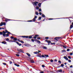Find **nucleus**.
<instances>
[{
  "mask_svg": "<svg viewBox=\"0 0 73 73\" xmlns=\"http://www.w3.org/2000/svg\"><path fill=\"white\" fill-rule=\"evenodd\" d=\"M9 34H11L10 32H9L7 30L5 31H3V36H5V37H8Z\"/></svg>",
  "mask_w": 73,
  "mask_h": 73,
  "instance_id": "1",
  "label": "nucleus"
},
{
  "mask_svg": "<svg viewBox=\"0 0 73 73\" xmlns=\"http://www.w3.org/2000/svg\"><path fill=\"white\" fill-rule=\"evenodd\" d=\"M21 37H23V38H32V35H30L29 36H21Z\"/></svg>",
  "mask_w": 73,
  "mask_h": 73,
  "instance_id": "2",
  "label": "nucleus"
},
{
  "mask_svg": "<svg viewBox=\"0 0 73 73\" xmlns=\"http://www.w3.org/2000/svg\"><path fill=\"white\" fill-rule=\"evenodd\" d=\"M32 36V38H35V39H36V38L37 37H39V35H35V36H34L33 37H32V36H33V35H31Z\"/></svg>",
  "mask_w": 73,
  "mask_h": 73,
  "instance_id": "3",
  "label": "nucleus"
},
{
  "mask_svg": "<svg viewBox=\"0 0 73 73\" xmlns=\"http://www.w3.org/2000/svg\"><path fill=\"white\" fill-rule=\"evenodd\" d=\"M6 25V23L5 22H2L0 23V27H1V26H3V25Z\"/></svg>",
  "mask_w": 73,
  "mask_h": 73,
  "instance_id": "4",
  "label": "nucleus"
},
{
  "mask_svg": "<svg viewBox=\"0 0 73 73\" xmlns=\"http://www.w3.org/2000/svg\"><path fill=\"white\" fill-rule=\"evenodd\" d=\"M38 2L37 1H35V2H33L32 4L33 5H35V6H37V4H38Z\"/></svg>",
  "mask_w": 73,
  "mask_h": 73,
  "instance_id": "5",
  "label": "nucleus"
},
{
  "mask_svg": "<svg viewBox=\"0 0 73 73\" xmlns=\"http://www.w3.org/2000/svg\"><path fill=\"white\" fill-rule=\"evenodd\" d=\"M17 50L18 52L21 53H24L23 52V50L22 49H17Z\"/></svg>",
  "mask_w": 73,
  "mask_h": 73,
  "instance_id": "6",
  "label": "nucleus"
},
{
  "mask_svg": "<svg viewBox=\"0 0 73 73\" xmlns=\"http://www.w3.org/2000/svg\"><path fill=\"white\" fill-rule=\"evenodd\" d=\"M36 20L35 19V18H34L33 20H29L27 21V22H34V21H36Z\"/></svg>",
  "mask_w": 73,
  "mask_h": 73,
  "instance_id": "7",
  "label": "nucleus"
},
{
  "mask_svg": "<svg viewBox=\"0 0 73 73\" xmlns=\"http://www.w3.org/2000/svg\"><path fill=\"white\" fill-rule=\"evenodd\" d=\"M60 38H61V37H56L54 38L55 40H56L58 41V40L60 39Z\"/></svg>",
  "mask_w": 73,
  "mask_h": 73,
  "instance_id": "8",
  "label": "nucleus"
},
{
  "mask_svg": "<svg viewBox=\"0 0 73 73\" xmlns=\"http://www.w3.org/2000/svg\"><path fill=\"white\" fill-rule=\"evenodd\" d=\"M56 72L58 73H62V69L58 70L56 71Z\"/></svg>",
  "mask_w": 73,
  "mask_h": 73,
  "instance_id": "9",
  "label": "nucleus"
},
{
  "mask_svg": "<svg viewBox=\"0 0 73 73\" xmlns=\"http://www.w3.org/2000/svg\"><path fill=\"white\" fill-rule=\"evenodd\" d=\"M30 60H31L30 61V62L31 63H35V62L34 61V60H33V59H31V58H30Z\"/></svg>",
  "mask_w": 73,
  "mask_h": 73,
  "instance_id": "10",
  "label": "nucleus"
},
{
  "mask_svg": "<svg viewBox=\"0 0 73 73\" xmlns=\"http://www.w3.org/2000/svg\"><path fill=\"white\" fill-rule=\"evenodd\" d=\"M45 41L47 42H48V44H50V43H51V41L50 40H45Z\"/></svg>",
  "mask_w": 73,
  "mask_h": 73,
  "instance_id": "11",
  "label": "nucleus"
},
{
  "mask_svg": "<svg viewBox=\"0 0 73 73\" xmlns=\"http://www.w3.org/2000/svg\"><path fill=\"white\" fill-rule=\"evenodd\" d=\"M73 22L72 23V25H71L70 27V30H71V29L73 28Z\"/></svg>",
  "mask_w": 73,
  "mask_h": 73,
  "instance_id": "12",
  "label": "nucleus"
},
{
  "mask_svg": "<svg viewBox=\"0 0 73 73\" xmlns=\"http://www.w3.org/2000/svg\"><path fill=\"white\" fill-rule=\"evenodd\" d=\"M63 58H64V59H66V60H68V58L66 56H64Z\"/></svg>",
  "mask_w": 73,
  "mask_h": 73,
  "instance_id": "13",
  "label": "nucleus"
},
{
  "mask_svg": "<svg viewBox=\"0 0 73 73\" xmlns=\"http://www.w3.org/2000/svg\"><path fill=\"white\" fill-rule=\"evenodd\" d=\"M16 43L19 46H21V43H19L17 41Z\"/></svg>",
  "mask_w": 73,
  "mask_h": 73,
  "instance_id": "14",
  "label": "nucleus"
},
{
  "mask_svg": "<svg viewBox=\"0 0 73 73\" xmlns=\"http://www.w3.org/2000/svg\"><path fill=\"white\" fill-rule=\"evenodd\" d=\"M10 20H11L8 19H6L5 20V21L6 22H7V21H10Z\"/></svg>",
  "mask_w": 73,
  "mask_h": 73,
  "instance_id": "15",
  "label": "nucleus"
},
{
  "mask_svg": "<svg viewBox=\"0 0 73 73\" xmlns=\"http://www.w3.org/2000/svg\"><path fill=\"white\" fill-rule=\"evenodd\" d=\"M2 43L4 44H7V42L5 41L2 42Z\"/></svg>",
  "mask_w": 73,
  "mask_h": 73,
  "instance_id": "16",
  "label": "nucleus"
},
{
  "mask_svg": "<svg viewBox=\"0 0 73 73\" xmlns=\"http://www.w3.org/2000/svg\"><path fill=\"white\" fill-rule=\"evenodd\" d=\"M15 65V66H17V67H19L20 66V65L19 64H14Z\"/></svg>",
  "mask_w": 73,
  "mask_h": 73,
  "instance_id": "17",
  "label": "nucleus"
},
{
  "mask_svg": "<svg viewBox=\"0 0 73 73\" xmlns=\"http://www.w3.org/2000/svg\"><path fill=\"white\" fill-rule=\"evenodd\" d=\"M29 56V57H31V55H30V54H29L28 53H26Z\"/></svg>",
  "mask_w": 73,
  "mask_h": 73,
  "instance_id": "18",
  "label": "nucleus"
},
{
  "mask_svg": "<svg viewBox=\"0 0 73 73\" xmlns=\"http://www.w3.org/2000/svg\"><path fill=\"white\" fill-rule=\"evenodd\" d=\"M38 57H41V54H38Z\"/></svg>",
  "mask_w": 73,
  "mask_h": 73,
  "instance_id": "19",
  "label": "nucleus"
},
{
  "mask_svg": "<svg viewBox=\"0 0 73 73\" xmlns=\"http://www.w3.org/2000/svg\"><path fill=\"white\" fill-rule=\"evenodd\" d=\"M41 3H39L38 4V6L39 7H41Z\"/></svg>",
  "mask_w": 73,
  "mask_h": 73,
  "instance_id": "20",
  "label": "nucleus"
},
{
  "mask_svg": "<svg viewBox=\"0 0 73 73\" xmlns=\"http://www.w3.org/2000/svg\"><path fill=\"white\" fill-rule=\"evenodd\" d=\"M17 38H14V39H13V40H14V41H17Z\"/></svg>",
  "mask_w": 73,
  "mask_h": 73,
  "instance_id": "21",
  "label": "nucleus"
},
{
  "mask_svg": "<svg viewBox=\"0 0 73 73\" xmlns=\"http://www.w3.org/2000/svg\"><path fill=\"white\" fill-rule=\"evenodd\" d=\"M43 49H47V47L46 46H43Z\"/></svg>",
  "mask_w": 73,
  "mask_h": 73,
  "instance_id": "22",
  "label": "nucleus"
},
{
  "mask_svg": "<svg viewBox=\"0 0 73 73\" xmlns=\"http://www.w3.org/2000/svg\"><path fill=\"white\" fill-rule=\"evenodd\" d=\"M44 56L45 57H49V55H44Z\"/></svg>",
  "mask_w": 73,
  "mask_h": 73,
  "instance_id": "23",
  "label": "nucleus"
},
{
  "mask_svg": "<svg viewBox=\"0 0 73 73\" xmlns=\"http://www.w3.org/2000/svg\"><path fill=\"white\" fill-rule=\"evenodd\" d=\"M0 35H3V32H0Z\"/></svg>",
  "mask_w": 73,
  "mask_h": 73,
  "instance_id": "24",
  "label": "nucleus"
},
{
  "mask_svg": "<svg viewBox=\"0 0 73 73\" xmlns=\"http://www.w3.org/2000/svg\"><path fill=\"white\" fill-rule=\"evenodd\" d=\"M35 14L36 15H38V13L37 11H36L35 12Z\"/></svg>",
  "mask_w": 73,
  "mask_h": 73,
  "instance_id": "25",
  "label": "nucleus"
},
{
  "mask_svg": "<svg viewBox=\"0 0 73 73\" xmlns=\"http://www.w3.org/2000/svg\"><path fill=\"white\" fill-rule=\"evenodd\" d=\"M42 17H45V15H44V14H42Z\"/></svg>",
  "mask_w": 73,
  "mask_h": 73,
  "instance_id": "26",
  "label": "nucleus"
},
{
  "mask_svg": "<svg viewBox=\"0 0 73 73\" xmlns=\"http://www.w3.org/2000/svg\"><path fill=\"white\" fill-rule=\"evenodd\" d=\"M61 51L62 53H64V52H66V50H62Z\"/></svg>",
  "mask_w": 73,
  "mask_h": 73,
  "instance_id": "27",
  "label": "nucleus"
},
{
  "mask_svg": "<svg viewBox=\"0 0 73 73\" xmlns=\"http://www.w3.org/2000/svg\"><path fill=\"white\" fill-rule=\"evenodd\" d=\"M64 66V64H62L60 66V67H63Z\"/></svg>",
  "mask_w": 73,
  "mask_h": 73,
  "instance_id": "28",
  "label": "nucleus"
},
{
  "mask_svg": "<svg viewBox=\"0 0 73 73\" xmlns=\"http://www.w3.org/2000/svg\"><path fill=\"white\" fill-rule=\"evenodd\" d=\"M55 45V43L54 42V43H51V45Z\"/></svg>",
  "mask_w": 73,
  "mask_h": 73,
  "instance_id": "29",
  "label": "nucleus"
},
{
  "mask_svg": "<svg viewBox=\"0 0 73 73\" xmlns=\"http://www.w3.org/2000/svg\"><path fill=\"white\" fill-rule=\"evenodd\" d=\"M41 57H42V58H45V56L43 55H42Z\"/></svg>",
  "mask_w": 73,
  "mask_h": 73,
  "instance_id": "30",
  "label": "nucleus"
},
{
  "mask_svg": "<svg viewBox=\"0 0 73 73\" xmlns=\"http://www.w3.org/2000/svg\"><path fill=\"white\" fill-rule=\"evenodd\" d=\"M49 38L48 37H45V39H46V40H48Z\"/></svg>",
  "mask_w": 73,
  "mask_h": 73,
  "instance_id": "31",
  "label": "nucleus"
},
{
  "mask_svg": "<svg viewBox=\"0 0 73 73\" xmlns=\"http://www.w3.org/2000/svg\"><path fill=\"white\" fill-rule=\"evenodd\" d=\"M36 9H39V7L38 6H36Z\"/></svg>",
  "mask_w": 73,
  "mask_h": 73,
  "instance_id": "32",
  "label": "nucleus"
},
{
  "mask_svg": "<svg viewBox=\"0 0 73 73\" xmlns=\"http://www.w3.org/2000/svg\"><path fill=\"white\" fill-rule=\"evenodd\" d=\"M20 42H21V43H23H23H24V42L23 40H21Z\"/></svg>",
  "mask_w": 73,
  "mask_h": 73,
  "instance_id": "33",
  "label": "nucleus"
},
{
  "mask_svg": "<svg viewBox=\"0 0 73 73\" xmlns=\"http://www.w3.org/2000/svg\"><path fill=\"white\" fill-rule=\"evenodd\" d=\"M11 42H17V41L13 40H11Z\"/></svg>",
  "mask_w": 73,
  "mask_h": 73,
  "instance_id": "34",
  "label": "nucleus"
},
{
  "mask_svg": "<svg viewBox=\"0 0 73 73\" xmlns=\"http://www.w3.org/2000/svg\"><path fill=\"white\" fill-rule=\"evenodd\" d=\"M68 58H69V59H71V56H68Z\"/></svg>",
  "mask_w": 73,
  "mask_h": 73,
  "instance_id": "35",
  "label": "nucleus"
},
{
  "mask_svg": "<svg viewBox=\"0 0 73 73\" xmlns=\"http://www.w3.org/2000/svg\"><path fill=\"white\" fill-rule=\"evenodd\" d=\"M16 56H17V57H19V56H20V55H19L18 54H16Z\"/></svg>",
  "mask_w": 73,
  "mask_h": 73,
  "instance_id": "36",
  "label": "nucleus"
},
{
  "mask_svg": "<svg viewBox=\"0 0 73 73\" xmlns=\"http://www.w3.org/2000/svg\"><path fill=\"white\" fill-rule=\"evenodd\" d=\"M41 17H40L38 18V20H41Z\"/></svg>",
  "mask_w": 73,
  "mask_h": 73,
  "instance_id": "37",
  "label": "nucleus"
},
{
  "mask_svg": "<svg viewBox=\"0 0 73 73\" xmlns=\"http://www.w3.org/2000/svg\"><path fill=\"white\" fill-rule=\"evenodd\" d=\"M62 46L64 48H66V46H64V45H63Z\"/></svg>",
  "mask_w": 73,
  "mask_h": 73,
  "instance_id": "38",
  "label": "nucleus"
},
{
  "mask_svg": "<svg viewBox=\"0 0 73 73\" xmlns=\"http://www.w3.org/2000/svg\"><path fill=\"white\" fill-rule=\"evenodd\" d=\"M31 40L32 41V42H34V41H35V40L33 39H32Z\"/></svg>",
  "mask_w": 73,
  "mask_h": 73,
  "instance_id": "39",
  "label": "nucleus"
},
{
  "mask_svg": "<svg viewBox=\"0 0 73 73\" xmlns=\"http://www.w3.org/2000/svg\"><path fill=\"white\" fill-rule=\"evenodd\" d=\"M41 38L40 37H38L37 38V39H38V40H40V39Z\"/></svg>",
  "mask_w": 73,
  "mask_h": 73,
  "instance_id": "40",
  "label": "nucleus"
},
{
  "mask_svg": "<svg viewBox=\"0 0 73 73\" xmlns=\"http://www.w3.org/2000/svg\"><path fill=\"white\" fill-rule=\"evenodd\" d=\"M9 63L10 64H12V62L11 61H9Z\"/></svg>",
  "mask_w": 73,
  "mask_h": 73,
  "instance_id": "41",
  "label": "nucleus"
},
{
  "mask_svg": "<svg viewBox=\"0 0 73 73\" xmlns=\"http://www.w3.org/2000/svg\"><path fill=\"white\" fill-rule=\"evenodd\" d=\"M50 61L51 62H53V60L52 59H51Z\"/></svg>",
  "mask_w": 73,
  "mask_h": 73,
  "instance_id": "42",
  "label": "nucleus"
},
{
  "mask_svg": "<svg viewBox=\"0 0 73 73\" xmlns=\"http://www.w3.org/2000/svg\"><path fill=\"white\" fill-rule=\"evenodd\" d=\"M70 49H67V52H69V51H70Z\"/></svg>",
  "mask_w": 73,
  "mask_h": 73,
  "instance_id": "43",
  "label": "nucleus"
},
{
  "mask_svg": "<svg viewBox=\"0 0 73 73\" xmlns=\"http://www.w3.org/2000/svg\"><path fill=\"white\" fill-rule=\"evenodd\" d=\"M11 38L12 39H14V37H13V36H11Z\"/></svg>",
  "mask_w": 73,
  "mask_h": 73,
  "instance_id": "44",
  "label": "nucleus"
},
{
  "mask_svg": "<svg viewBox=\"0 0 73 73\" xmlns=\"http://www.w3.org/2000/svg\"><path fill=\"white\" fill-rule=\"evenodd\" d=\"M34 53H35V54H37L38 52L37 51L36 52H34Z\"/></svg>",
  "mask_w": 73,
  "mask_h": 73,
  "instance_id": "45",
  "label": "nucleus"
},
{
  "mask_svg": "<svg viewBox=\"0 0 73 73\" xmlns=\"http://www.w3.org/2000/svg\"><path fill=\"white\" fill-rule=\"evenodd\" d=\"M3 64L4 65H7V64L5 63H3Z\"/></svg>",
  "mask_w": 73,
  "mask_h": 73,
  "instance_id": "46",
  "label": "nucleus"
},
{
  "mask_svg": "<svg viewBox=\"0 0 73 73\" xmlns=\"http://www.w3.org/2000/svg\"><path fill=\"white\" fill-rule=\"evenodd\" d=\"M72 54H73V53H72L71 52L70 53V56H72Z\"/></svg>",
  "mask_w": 73,
  "mask_h": 73,
  "instance_id": "47",
  "label": "nucleus"
},
{
  "mask_svg": "<svg viewBox=\"0 0 73 73\" xmlns=\"http://www.w3.org/2000/svg\"><path fill=\"white\" fill-rule=\"evenodd\" d=\"M9 40V39L8 38H7L6 39V41H8Z\"/></svg>",
  "mask_w": 73,
  "mask_h": 73,
  "instance_id": "48",
  "label": "nucleus"
},
{
  "mask_svg": "<svg viewBox=\"0 0 73 73\" xmlns=\"http://www.w3.org/2000/svg\"><path fill=\"white\" fill-rule=\"evenodd\" d=\"M42 68H44V67H45V65H42Z\"/></svg>",
  "mask_w": 73,
  "mask_h": 73,
  "instance_id": "49",
  "label": "nucleus"
},
{
  "mask_svg": "<svg viewBox=\"0 0 73 73\" xmlns=\"http://www.w3.org/2000/svg\"><path fill=\"white\" fill-rule=\"evenodd\" d=\"M53 19H52V18H50V19H49V20H53Z\"/></svg>",
  "mask_w": 73,
  "mask_h": 73,
  "instance_id": "50",
  "label": "nucleus"
},
{
  "mask_svg": "<svg viewBox=\"0 0 73 73\" xmlns=\"http://www.w3.org/2000/svg\"><path fill=\"white\" fill-rule=\"evenodd\" d=\"M39 12H41V9H39Z\"/></svg>",
  "mask_w": 73,
  "mask_h": 73,
  "instance_id": "51",
  "label": "nucleus"
},
{
  "mask_svg": "<svg viewBox=\"0 0 73 73\" xmlns=\"http://www.w3.org/2000/svg\"><path fill=\"white\" fill-rule=\"evenodd\" d=\"M37 42H38L39 43H40V42H40V41L39 40H37Z\"/></svg>",
  "mask_w": 73,
  "mask_h": 73,
  "instance_id": "52",
  "label": "nucleus"
},
{
  "mask_svg": "<svg viewBox=\"0 0 73 73\" xmlns=\"http://www.w3.org/2000/svg\"><path fill=\"white\" fill-rule=\"evenodd\" d=\"M58 62L59 63H61V61H60V60H59V61H58Z\"/></svg>",
  "mask_w": 73,
  "mask_h": 73,
  "instance_id": "53",
  "label": "nucleus"
},
{
  "mask_svg": "<svg viewBox=\"0 0 73 73\" xmlns=\"http://www.w3.org/2000/svg\"><path fill=\"white\" fill-rule=\"evenodd\" d=\"M68 62H71V60H68Z\"/></svg>",
  "mask_w": 73,
  "mask_h": 73,
  "instance_id": "54",
  "label": "nucleus"
},
{
  "mask_svg": "<svg viewBox=\"0 0 73 73\" xmlns=\"http://www.w3.org/2000/svg\"><path fill=\"white\" fill-rule=\"evenodd\" d=\"M37 16H35V19H37Z\"/></svg>",
  "mask_w": 73,
  "mask_h": 73,
  "instance_id": "55",
  "label": "nucleus"
},
{
  "mask_svg": "<svg viewBox=\"0 0 73 73\" xmlns=\"http://www.w3.org/2000/svg\"><path fill=\"white\" fill-rule=\"evenodd\" d=\"M39 14L40 15H42V13H41V12H40V13H39Z\"/></svg>",
  "mask_w": 73,
  "mask_h": 73,
  "instance_id": "56",
  "label": "nucleus"
},
{
  "mask_svg": "<svg viewBox=\"0 0 73 73\" xmlns=\"http://www.w3.org/2000/svg\"><path fill=\"white\" fill-rule=\"evenodd\" d=\"M34 40L35 41H38L36 39H35Z\"/></svg>",
  "mask_w": 73,
  "mask_h": 73,
  "instance_id": "57",
  "label": "nucleus"
},
{
  "mask_svg": "<svg viewBox=\"0 0 73 73\" xmlns=\"http://www.w3.org/2000/svg\"><path fill=\"white\" fill-rule=\"evenodd\" d=\"M17 41H19V42H20L21 40H20L19 39H18Z\"/></svg>",
  "mask_w": 73,
  "mask_h": 73,
  "instance_id": "58",
  "label": "nucleus"
},
{
  "mask_svg": "<svg viewBox=\"0 0 73 73\" xmlns=\"http://www.w3.org/2000/svg\"><path fill=\"white\" fill-rule=\"evenodd\" d=\"M73 67V66L72 65H71V66H70V68H72Z\"/></svg>",
  "mask_w": 73,
  "mask_h": 73,
  "instance_id": "59",
  "label": "nucleus"
},
{
  "mask_svg": "<svg viewBox=\"0 0 73 73\" xmlns=\"http://www.w3.org/2000/svg\"><path fill=\"white\" fill-rule=\"evenodd\" d=\"M1 29H5L4 28H3V27H1Z\"/></svg>",
  "mask_w": 73,
  "mask_h": 73,
  "instance_id": "60",
  "label": "nucleus"
},
{
  "mask_svg": "<svg viewBox=\"0 0 73 73\" xmlns=\"http://www.w3.org/2000/svg\"><path fill=\"white\" fill-rule=\"evenodd\" d=\"M13 70L14 71H15V70H15V68H13Z\"/></svg>",
  "mask_w": 73,
  "mask_h": 73,
  "instance_id": "61",
  "label": "nucleus"
},
{
  "mask_svg": "<svg viewBox=\"0 0 73 73\" xmlns=\"http://www.w3.org/2000/svg\"><path fill=\"white\" fill-rule=\"evenodd\" d=\"M40 73H44V72L43 71L40 72Z\"/></svg>",
  "mask_w": 73,
  "mask_h": 73,
  "instance_id": "62",
  "label": "nucleus"
},
{
  "mask_svg": "<svg viewBox=\"0 0 73 73\" xmlns=\"http://www.w3.org/2000/svg\"><path fill=\"white\" fill-rule=\"evenodd\" d=\"M54 61H55L56 62H57V60H56V59H55V60H54Z\"/></svg>",
  "mask_w": 73,
  "mask_h": 73,
  "instance_id": "63",
  "label": "nucleus"
},
{
  "mask_svg": "<svg viewBox=\"0 0 73 73\" xmlns=\"http://www.w3.org/2000/svg\"><path fill=\"white\" fill-rule=\"evenodd\" d=\"M38 53H39V52H41V51H40V50H38Z\"/></svg>",
  "mask_w": 73,
  "mask_h": 73,
  "instance_id": "64",
  "label": "nucleus"
}]
</instances>
